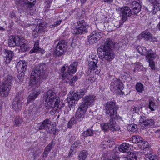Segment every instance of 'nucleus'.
Here are the masks:
<instances>
[{"label": "nucleus", "instance_id": "obj_39", "mask_svg": "<svg viewBox=\"0 0 160 160\" xmlns=\"http://www.w3.org/2000/svg\"><path fill=\"white\" fill-rule=\"evenodd\" d=\"M94 131L91 129H88L84 131L82 134L83 137H86L88 136H92L93 135Z\"/></svg>", "mask_w": 160, "mask_h": 160}, {"label": "nucleus", "instance_id": "obj_29", "mask_svg": "<svg viewBox=\"0 0 160 160\" xmlns=\"http://www.w3.org/2000/svg\"><path fill=\"white\" fill-rule=\"evenodd\" d=\"M119 158L115 154L114 152H112L110 154L108 153L107 157L103 160H119Z\"/></svg>", "mask_w": 160, "mask_h": 160}, {"label": "nucleus", "instance_id": "obj_14", "mask_svg": "<svg viewBox=\"0 0 160 160\" xmlns=\"http://www.w3.org/2000/svg\"><path fill=\"white\" fill-rule=\"evenodd\" d=\"M62 78L64 82L68 83L71 86L74 85L78 79V77L76 76H72L71 74L65 73L63 74Z\"/></svg>", "mask_w": 160, "mask_h": 160}, {"label": "nucleus", "instance_id": "obj_30", "mask_svg": "<svg viewBox=\"0 0 160 160\" xmlns=\"http://www.w3.org/2000/svg\"><path fill=\"white\" fill-rule=\"evenodd\" d=\"M149 104L148 105L149 108L152 111L155 110L157 107V105L153 98H151L149 100Z\"/></svg>", "mask_w": 160, "mask_h": 160}, {"label": "nucleus", "instance_id": "obj_26", "mask_svg": "<svg viewBox=\"0 0 160 160\" xmlns=\"http://www.w3.org/2000/svg\"><path fill=\"white\" fill-rule=\"evenodd\" d=\"M114 144L113 141L107 139L103 141L101 145V147L103 148H110Z\"/></svg>", "mask_w": 160, "mask_h": 160}, {"label": "nucleus", "instance_id": "obj_42", "mask_svg": "<svg viewBox=\"0 0 160 160\" xmlns=\"http://www.w3.org/2000/svg\"><path fill=\"white\" fill-rule=\"evenodd\" d=\"M127 128L129 131L135 132L137 130V126L135 124H131L128 126Z\"/></svg>", "mask_w": 160, "mask_h": 160}, {"label": "nucleus", "instance_id": "obj_54", "mask_svg": "<svg viewBox=\"0 0 160 160\" xmlns=\"http://www.w3.org/2000/svg\"><path fill=\"white\" fill-rule=\"evenodd\" d=\"M19 74L18 75V77L19 80L20 82H22L24 78V72H23L18 73Z\"/></svg>", "mask_w": 160, "mask_h": 160}, {"label": "nucleus", "instance_id": "obj_8", "mask_svg": "<svg viewBox=\"0 0 160 160\" xmlns=\"http://www.w3.org/2000/svg\"><path fill=\"white\" fill-rule=\"evenodd\" d=\"M77 27L74 28L72 31L73 34H81L88 32L89 26L84 20H81L77 23Z\"/></svg>", "mask_w": 160, "mask_h": 160}, {"label": "nucleus", "instance_id": "obj_7", "mask_svg": "<svg viewBox=\"0 0 160 160\" xmlns=\"http://www.w3.org/2000/svg\"><path fill=\"white\" fill-rule=\"evenodd\" d=\"M13 79L12 76L10 75H4L2 84L0 85V96L6 97L8 95L12 85Z\"/></svg>", "mask_w": 160, "mask_h": 160}, {"label": "nucleus", "instance_id": "obj_44", "mask_svg": "<svg viewBox=\"0 0 160 160\" xmlns=\"http://www.w3.org/2000/svg\"><path fill=\"white\" fill-rule=\"evenodd\" d=\"M96 59V60H98V56L96 55V54L94 53H91L90 55H89V58H88V62H90L91 61H92L93 60H95Z\"/></svg>", "mask_w": 160, "mask_h": 160}, {"label": "nucleus", "instance_id": "obj_24", "mask_svg": "<svg viewBox=\"0 0 160 160\" xmlns=\"http://www.w3.org/2000/svg\"><path fill=\"white\" fill-rule=\"evenodd\" d=\"M132 11L135 14L138 13L141 10V5L136 2H133L132 3Z\"/></svg>", "mask_w": 160, "mask_h": 160}, {"label": "nucleus", "instance_id": "obj_52", "mask_svg": "<svg viewBox=\"0 0 160 160\" xmlns=\"http://www.w3.org/2000/svg\"><path fill=\"white\" fill-rule=\"evenodd\" d=\"M43 124L42 123H36L34 125L35 127H37L38 128H36V129H39V130L45 129L44 127L43 126Z\"/></svg>", "mask_w": 160, "mask_h": 160}, {"label": "nucleus", "instance_id": "obj_11", "mask_svg": "<svg viewBox=\"0 0 160 160\" xmlns=\"http://www.w3.org/2000/svg\"><path fill=\"white\" fill-rule=\"evenodd\" d=\"M78 65L77 62L72 63L68 67L67 64H65L62 67L61 69L62 73L69 74L71 73H74L76 71V67Z\"/></svg>", "mask_w": 160, "mask_h": 160}, {"label": "nucleus", "instance_id": "obj_20", "mask_svg": "<svg viewBox=\"0 0 160 160\" xmlns=\"http://www.w3.org/2000/svg\"><path fill=\"white\" fill-rule=\"evenodd\" d=\"M4 53L5 55V62L6 64H8L12 60L14 56V53L12 51L7 49L5 50Z\"/></svg>", "mask_w": 160, "mask_h": 160}, {"label": "nucleus", "instance_id": "obj_28", "mask_svg": "<svg viewBox=\"0 0 160 160\" xmlns=\"http://www.w3.org/2000/svg\"><path fill=\"white\" fill-rule=\"evenodd\" d=\"M128 157L124 158L125 160H136L137 159V152H129L127 153Z\"/></svg>", "mask_w": 160, "mask_h": 160}, {"label": "nucleus", "instance_id": "obj_51", "mask_svg": "<svg viewBox=\"0 0 160 160\" xmlns=\"http://www.w3.org/2000/svg\"><path fill=\"white\" fill-rule=\"evenodd\" d=\"M75 123V120L74 118H72L69 121L68 126L69 128H70L72 127L73 125Z\"/></svg>", "mask_w": 160, "mask_h": 160}, {"label": "nucleus", "instance_id": "obj_57", "mask_svg": "<svg viewBox=\"0 0 160 160\" xmlns=\"http://www.w3.org/2000/svg\"><path fill=\"white\" fill-rule=\"evenodd\" d=\"M149 41L154 42H157V39L155 38L152 37V35H151V37H150V38L148 40Z\"/></svg>", "mask_w": 160, "mask_h": 160}, {"label": "nucleus", "instance_id": "obj_33", "mask_svg": "<svg viewBox=\"0 0 160 160\" xmlns=\"http://www.w3.org/2000/svg\"><path fill=\"white\" fill-rule=\"evenodd\" d=\"M98 62V60H96V59L95 60H92L90 62H88L89 68L90 70L93 71L95 69V67L96 66Z\"/></svg>", "mask_w": 160, "mask_h": 160}, {"label": "nucleus", "instance_id": "obj_19", "mask_svg": "<svg viewBox=\"0 0 160 160\" xmlns=\"http://www.w3.org/2000/svg\"><path fill=\"white\" fill-rule=\"evenodd\" d=\"M27 67V63L24 61H19L16 65V68L18 73L25 72Z\"/></svg>", "mask_w": 160, "mask_h": 160}, {"label": "nucleus", "instance_id": "obj_9", "mask_svg": "<svg viewBox=\"0 0 160 160\" xmlns=\"http://www.w3.org/2000/svg\"><path fill=\"white\" fill-rule=\"evenodd\" d=\"M15 3L23 8V10L28 12L35 5L36 0H15Z\"/></svg>", "mask_w": 160, "mask_h": 160}, {"label": "nucleus", "instance_id": "obj_16", "mask_svg": "<svg viewBox=\"0 0 160 160\" xmlns=\"http://www.w3.org/2000/svg\"><path fill=\"white\" fill-rule=\"evenodd\" d=\"M139 121L143 129L146 128L148 126H151L154 124V121L153 120L148 119L144 116L141 117Z\"/></svg>", "mask_w": 160, "mask_h": 160}, {"label": "nucleus", "instance_id": "obj_4", "mask_svg": "<svg viewBox=\"0 0 160 160\" xmlns=\"http://www.w3.org/2000/svg\"><path fill=\"white\" fill-rule=\"evenodd\" d=\"M58 98L56 93L52 90L45 92L43 94V100L45 102L46 108L49 109L53 108L56 110L59 106Z\"/></svg>", "mask_w": 160, "mask_h": 160}, {"label": "nucleus", "instance_id": "obj_27", "mask_svg": "<svg viewBox=\"0 0 160 160\" xmlns=\"http://www.w3.org/2000/svg\"><path fill=\"white\" fill-rule=\"evenodd\" d=\"M151 34L150 32L145 30L143 32L140 34L138 36L139 39H141L142 38H144L145 39L148 40L150 37H151Z\"/></svg>", "mask_w": 160, "mask_h": 160}, {"label": "nucleus", "instance_id": "obj_50", "mask_svg": "<svg viewBox=\"0 0 160 160\" xmlns=\"http://www.w3.org/2000/svg\"><path fill=\"white\" fill-rule=\"evenodd\" d=\"M76 99H74L72 98V96L70 98V100L69 102V107H72L74 106L75 104L77 103L76 101Z\"/></svg>", "mask_w": 160, "mask_h": 160}, {"label": "nucleus", "instance_id": "obj_25", "mask_svg": "<svg viewBox=\"0 0 160 160\" xmlns=\"http://www.w3.org/2000/svg\"><path fill=\"white\" fill-rule=\"evenodd\" d=\"M86 93L84 89L78 90L72 96V98L78 100L80 98L82 97Z\"/></svg>", "mask_w": 160, "mask_h": 160}, {"label": "nucleus", "instance_id": "obj_63", "mask_svg": "<svg viewBox=\"0 0 160 160\" xmlns=\"http://www.w3.org/2000/svg\"><path fill=\"white\" fill-rule=\"evenodd\" d=\"M104 2L107 3H111L112 2L113 0H103Z\"/></svg>", "mask_w": 160, "mask_h": 160}, {"label": "nucleus", "instance_id": "obj_64", "mask_svg": "<svg viewBox=\"0 0 160 160\" xmlns=\"http://www.w3.org/2000/svg\"><path fill=\"white\" fill-rule=\"evenodd\" d=\"M86 0H80L81 3L82 4H84L85 3Z\"/></svg>", "mask_w": 160, "mask_h": 160}, {"label": "nucleus", "instance_id": "obj_12", "mask_svg": "<svg viewBox=\"0 0 160 160\" xmlns=\"http://www.w3.org/2000/svg\"><path fill=\"white\" fill-rule=\"evenodd\" d=\"M119 12L120 16L122 17V19L123 22L126 20L128 17L131 16L132 12L130 8L127 6L119 7L118 10Z\"/></svg>", "mask_w": 160, "mask_h": 160}, {"label": "nucleus", "instance_id": "obj_56", "mask_svg": "<svg viewBox=\"0 0 160 160\" xmlns=\"http://www.w3.org/2000/svg\"><path fill=\"white\" fill-rule=\"evenodd\" d=\"M97 65H96V66L95 67V69L93 71L90 70L91 72L94 71L96 74H98L100 72V68H99L98 66H97Z\"/></svg>", "mask_w": 160, "mask_h": 160}, {"label": "nucleus", "instance_id": "obj_5", "mask_svg": "<svg viewBox=\"0 0 160 160\" xmlns=\"http://www.w3.org/2000/svg\"><path fill=\"white\" fill-rule=\"evenodd\" d=\"M115 45V43L110 38L107 39L98 48V51L102 52L104 58L108 61H111L114 58V54L112 51V48Z\"/></svg>", "mask_w": 160, "mask_h": 160}, {"label": "nucleus", "instance_id": "obj_53", "mask_svg": "<svg viewBox=\"0 0 160 160\" xmlns=\"http://www.w3.org/2000/svg\"><path fill=\"white\" fill-rule=\"evenodd\" d=\"M102 129L104 132L107 131L109 129V127L108 123H105L102 126Z\"/></svg>", "mask_w": 160, "mask_h": 160}, {"label": "nucleus", "instance_id": "obj_3", "mask_svg": "<svg viewBox=\"0 0 160 160\" xmlns=\"http://www.w3.org/2000/svg\"><path fill=\"white\" fill-rule=\"evenodd\" d=\"M105 113L110 116L111 118L108 123L109 130L113 131L117 130L116 121L113 119L117 118L119 116L117 111L118 107L112 102H108L105 106Z\"/></svg>", "mask_w": 160, "mask_h": 160}, {"label": "nucleus", "instance_id": "obj_47", "mask_svg": "<svg viewBox=\"0 0 160 160\" xmlns=\"http://www.w3.org/2000/svg\"><path fill=\"white\" fill-rule=\"evenodd\" d=\"M62 21V20H57L53 24L50 25L49 27L51 28H54L55 27L57 26L60 25L61 24Z\"/></svg>", "mask_w": 160, "mask_h": 160}, {"label": "nucleus", "instance_id": "obj_46", "mask_svg": "<svg viewBox=\"0 0 160 160\" xmlns=\"http://www.w3.org/2000/svg\"><path fill=\"white\" fill-rule=\"evenodd\" d=\"M24 113L26 114H28L29 116H32L33 114L32 108L31 107H30L29 109L28 110H26L25 111Z\"/></svg>", "mask_w": 160, "mask_h": 160}, {"label": "nucleus", "instance_id": "obj_43", "mask_svg": "<svg viewBox=\"0 0 160 160\" xmlns=\"http://www.w3.org/2000/svg\"><path fill=\"white\" fill-rule=\"evenodd\" d=\"M50 123L51 121L49 119H45L43 121L42 124L46 131V128H48L51 125Z\"/></svg>", "mask_w": 160, "mask_h": 160}, {"label": "nucleus", "instance_id": "obj_45", "mask_svg": "<svg viewBox=\"0 0 160 160\" xmlns=\"http://www.w3.org/2000/svg\"><path fill=\"white\" fill-rule=\"evenodd\" d=\"M20 46V49L23 52H25L28 51L29 49V48L28 45L23 42L22 43V44H21V45Z\"/></svg>", "mask_w": 160, "mask_h": 160}, {"label": "nucleus", "instance_id": "obj_62", "mask_svg": "<svg viewBox=\"0 0 160 160\" xmlns=\"http://www.w3.org/2000/svg\"><path fill=\"white\" fill-rule=\"evenodd\" d=\"M159 19H160V22L158 24L157 27L160 31V17H159Z\"/></svg>", "mask_w": 160, "mask_h": 160}, {"label": "nucleus", "instance_id": "obj_58", "mask_svg": "<svg viewBox=\"0 0 160 160\" xmlns=\"http://www.w3.org/2000/svg\"><path fill=\"white\" fill-rule=\"evenodd\" d=\"M76 42V41L75 39H73L72 40V43L71 44V46L72 47L76 46L77 44Z\"/></svg>", "mask_w": 160, "mask_h": 160}, {"label": "nucleus", "instance_id": "obj_1", "mask_svg": "<svg viewBox=\"0 0 160 160\" xmlns=\"http://www.w3.org/2000/svg\"><path fill=\"white\" fill-rule=\"evenodd\" d=\"M47 66L41 63L35 66L31 73L29 85L31 87H38L42 82V79H46L48 76Z\"/></svg>", "mask_w": 160, "mask_h": 160}, {"label": "nucleus", "instance_id": "obj_17", "mask_svg": "<svg viewBox=\"0 0 160 160\" xmlns=\"http://www.w3.org/2000/svg\"><path fill=\"white\" fill-rule=\"evenodd\" d=\"M101 38L100 33L94 31L88 37V41L90 44H92L96 43Z\"/></svg>", "mask_w": 160, "mask_h": 160}, {"label": "nucleus", "instance_id": "obj_34", "mask_svg": "<svg viewBox=\"0 0 160 160\" xmlns=\"http://www.w3.org/2000/svg\"><path fill=\"white\" fill-rule=\"evenodd\" d=\"M88 152L86 150H82L79 153L78 158L79 160H84L87 157Z\"/></svg>", "mask_w": 160, "mask_h": 160}, {"label": "nucleus", "instance_id": "obj_13", "mask_svg": "<svg viewBox=\"0 0 160 160\" xmlns=\"http://www.w3.org/2000/svg\"><path fill=\"white\" fill-rule=\"evenodd\" d=\"M23 102L24 100L22 97L18 95L14 99L12 108L15 111H18L21 109Z\"/></svg>", "mask_w": 160, "mask_h": 160}, {"label": "nucleus", "instance_id": "obj_36", "mask_svg": "<svg viewBox=\"0 0 160 160\" xmlns=\"http://www.w3.org/2000/svg\"><path fill=\"white\" fill-rule=\"evenodd\" d=\"M14 38L15 41V43L16 44V46H20L21 44L23 43L24 40L23 38L19 37L18 36L14 37Z\"/></svg>", "mask_w": 160, "mask_h": 160}, {"label": "nucleus", "instance_id": "obj_60", "mask_svg": "<svg viewBox=\"0 0 160 160\" xmlns=\"http://www.w3.org/2000/svg\"><path fill=\"white\" fill-rule=\"evenodd\" d=\"M90 82L91 79L89 78L88 79L86 80L85 81V83H86V84H88Z\"/></svg>", "mask_w": 160, "mask_h": 160}, {"label": "nucleus", "instance_id": "obj_40", "mask_svg": "<svg viewBox=\"0 0 160 160\" xmlns=\"http://www.w3.org/2000/svg\"><path fill=\"white\" fill-rule=\"evenodd\" d=\"M143 85L140 82H137L135 86L137 91L139 92H142L144 89Z\"/></svg>", "mask_w": 160, "mask_h": 160}, {"label": "nucleus", "instance_id": "obj_32", "mask_svg": "<svg viewBox=\"0 0 160 160\" xmlns=\"http://www.w3.org/2000/svg\"><path fill=\"white\" fill-rule=\"evenodd\" d=\"M142 139V138L139 136H134L131 138L130 141H132L133 143L140 144Z\"/></svg>", "mask_w": 160, "mask_h": 160}, {"label": "nucleus", "instance_id": "obj_22", "mask_svg": "<svg viewBox=\"0 0 160 160\" xmlns=\"http://www.w3.org/2000/svg\"><path fill=\"white\" fill-rule=\"evenodd\" d=\"M41 92L40 89H38L31 93L28 97L27 102L28 103L32 102L40 94Z\"/></svg>", "mask_w": 160, "mask_h": 160}, {"label": "nucleus", "instance_id": "obj_37", "mask_svg": "<svg viewBox=\"0 0 160 160\" xmlns=\"http://www.w3.org/2000/svg\"><path fill=\"white\" fill-rule=\"evenodd\" d=\"M80 144V141L79 140L76 141L72 146L68 155L69 156H72V153L73 151L74 152V148L77 147L79 144Z\"/></svg>", "mask_w": 160, "mask_h": 160}, {"label": "nucleus", "instance_id": "obj_35", "mask_svg": "<svg viewBox=\"0 0 160 160\" xmlns=\"http://www.w3.org/2000/svg\"><path fill=\"white\" fill-rule=\"evenodd\" d=\"M145 160H158V156L154 154H147L145 155Z\"/></svg>", "mask_w": 160, "mask_h": 160}, {"label": "nucleus", "instance_id": "obj_2", "mask_svg": "<svg viewBox=\"0 0 160 160\" xmlns=\"http://www.w3.org/2000/svg\"><path fill=\"white\" fill-rule=\"evenodd\" d=\"M96 98L95 95H92L86 96L82 98V102L80 103L76 112L75 115L77 120L80 122L83 119L88 107L93 104Z\"/></svg>", "mask_w": 160, "mask_h": 160}, {"label": "nucleus", "instance_id": "obj_59", "mask_svg": "<svg viewBox=\"0 0 160 160\" xmlns=\"http://www.w3.org/2000/svg\"><path fill=\"white\" fill-rule=\"evenodd\" d=\"M48 154V153H47L45 152H44L43 154H42V157L43 158H46V157H47Z\"/></svg>", "mask_w": 160, "mask_h": 160}, {"label": "nucleus", "instance_id": "obj_55", "mask_svg": "<svg viewBox=\"0 0 160 160\" xmlns=\"http://www.w3.org/2000/svg\"><path fill=\"white\" fill-rule=\"evenodd\" d=\"M55 128L54 126H51V130L50 131L48 128H46V131L50 134H55L56 132Z\"/></svg>", "mask_w": 160, "mask_h": 160}, {"label": "nucleus", "instance_id": "obj_15", "mask_svg": "<svg viewBox=\"0 0 160 160\" xmlns=\"http://www.w3.org/2000/svg\"><path fill=\"white\" fill-rule=\"evenodd\" d=\"M111 86L113 88L116 92H121L122 95H123L124 92L122 91L124 87L122 83L120 82L119 80L116 79L112 82L111 83Z\"/></svg>", "mask_w": 160, "mask_h": 160}, {"label": "nucleus", "instance_id": "obj_21", "mask_svg": "<svg viewBox=\"0 0 160 160\" xmlns=\"http://www.w3.org/2000/svg\"><path fill=\"white\" fill-rule=\"evenodd\" d=\"M131 146V145L128 143L124 142L118 147V149L121 152L128 153L129 151V149Z\"/></svg>", "mask_w": 160, "mask_h": 160}, {"label": "nucleus", "instance_id": "obj_61", "mask_svg": "<svg viewBox=\"0 0 160 160\" xmlns=\"http://www.w3.org/2000/svg\"><path fill=\"white\" fill-rule=\"evenodd\" d=\"M39 44V40H37L34 44V46H38Z\"/></svg>", "mask_w": 160, "mask_h": 160}, {"label": "nucleus", "instance_id": "obj_38", "mask_svg": "<svg viewBox=\"0 0 160 160\" xmlns=\"http://www.w3.org/2000/svg\"><path fill=\"white\" fill-rule=\"evenodd\" d=\"M55 145V143L52 141L48 145H47L46 147L45 148L44 152L48 153L50 151L52 147H53Z\"/></svg>", "mask_w": 160, "mask_h": 160}, {"label": "nucleus", "instance_id": "obj_10", "mask_svg": "<svg viewBox=\"0 0 160 160\" xmlns=\"http://www.w3.org/2000/svg\"><path fill=\"white\" fill-rule=\"evenodd\" d=\"M67 43L64 40L60 41L56 46L54 52L57 56L62 55L67 49Z\"/></svg>", "mask_w": 160, "mask_h": 160}, {"label": "nucleus", "instance_id": "obj_18", "mask_svg": "<svg viewBox=\"0 0 160 160\" xmlns=\"http://www.w3.org/2000/svg\"><path fill=\"white\" fill-rule=\"evenodd\" d=\"M32 29L34 32L39 34L44 33L46 31L44 25L42 23H38L37 25H34Z\"/></svg>", "mask_w": 160, "mask_h": 160}, {"label": "nucleus", "instance_id": "obj_41", "mask_svg": "<svg viewBox=\"0 0 160 160\" xmlns=\"http://www.w3.org/2000/svg\"><path fill=\"white\" fill-rule=\"evenodd\" d=\"M8 43V45L10 47H13L16 46L14 37L12 36H11L9 37Z\"/></svg>", "mask_w": 160, "mask_h": 160}, {"label": "nucleus", "instance_id": "obj_23", "mask_svg": "<svg viewBox=\"0 0 160 160\" xmlns=\"http://www.w3.org/2000/svg\"><path fill=\"white\" fill-rule=\"evenodd\" d=\"M148 1L154 5L152 12L153 13L155 14L160 10L159 4L160 3V0H148Z\"/></svg>", "mask_w": 160, "mask_h": 160}, {"label": "nucleus", "instance_id": "obj_49", "mask_svg": "<svg viewBox=\"0 0 160 160\" xmlns=\"http://www.w3.org/2000/svg\"><path fill=\"white\" fill-rule=\"evenodd\" d=\"M41 48L38 46H34L33 49L31 50L30 52L31 53L38 52L41 50Z\"/></svg>", "mask_w": 160, "mask_h": 160}, {"label": "nucleus", "instance_id": "obj_31", "mask_svg": "<svg viewBox=\"0 0 160 160\" xmlns=\"http://www.w3.org/2000/svg\"><path fill=\"white\" fill-rule=\"evenodd\" d=\"M23 120L22 118L19 116L16 117L15 118L13 121L14 125L16 127L20 126L22 123Z\"/></svg>", "mask_w": 160, "mask_h": 160}, {"label": "nucleus", "instance_id": "obj_48", "mask_svg": "<svg viewBox=\"0 0 160 160\" xmlns=\"http://www.w3.org/2000/svg\"><path fill=\"white\" fill-rule=\"evenodd\" d=\"M139 144L141 145L142 148H147L149 146V144L148 142L147 141H143L142 140Z\"/></svg>", "mask_w": 160, "mask_h": 160}, {"label": "nucleus", "instance_id": "obj_6", "mask_svg": "<svg viewBox=\"0 0 160 160\" xmlns=\"http://www.w3.org/2000/svg\"><path fill=\"white\" fill-rule=\"evenodd\" d=\"M136 49L140 54L146 56V59L149 63V66L151 69L152 70H155L154 60L156 58V54L152 50L150 49L147 50L144 47L140 46H137Z\"/></svg>", "mask_w": 160, "mask_h": 160}]
</instances>
